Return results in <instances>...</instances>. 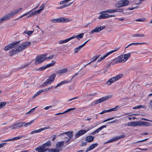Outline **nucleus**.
Wrapping results in <instances>:
<instances>
[{
  "instance_id": "60",
  "label": "nucleus",
  "mask_w": 152,
  "mask_h": 152,
  "mask_svg": "<svg viewBox=\"0 0 152 152\" xmlns=\"http://www.w3.org/2000/svg\"><path fill=\"white\" fill-rule=\"evenodd\" d=\"M45 148V147H44V149H43L44 152H46L47 151H48L49 150H50L49 148Z\"/></svg>"
},
{
  "instance_id": "39",
  "label": "nucleus",
  "mask_w": 152,
  "mask_h": 152,
  "mask_svg": "<svg viewBox=\"0 0 152 152\" xmlns=\"http://www.w3.org/2000/svg\"><path fill=\"white\" fill-rule=\"evenodd\" d=\"M55 63H56V62H55V61H52L51 63H49V64L46 65V66L47 68H48V67H49L50 66H53V65H54L55 64Z\"/></svg>"
},
{
  "instance_id": "17",
  "label": "nucleus",
  "mask_w": 152,
  "mask_h": 152,
  "mask_svg": "<svg viewBox=\"0 0 152 152\" xmlns=\"http://www.w3.org/2000/svg\"><path fill=\"white\" fill-rule=\"evenodd\" d=\"M118 107V106H116L115 107L111 108L110 109L108 110H104L103 111H102V112H100V114H102L106 112H111L113 111H115L117 110V108Z\"/></svg>"
},
{
  "instance_id": "24",
  "label": "nucleus",
  "mask_w": 152,
  "mask_h": 152,
  "mask_svg": "<svg viewBox=\"0 0 152 152\" xmlns=\"http://www.w3.org/2000/svg\"><path fill=\"white\" fill-rule=\"evenodd\" d=\"M64 142L63 141L57 142L56 145V148L59 150L64 145Z\"/></svg>"
},
{
  "instance_id": "47",
  "label": "nucleus",
  "mask_w": 152,
  "mask_h": 152,
  "mask_svg": "<svg viewBox=\"0 0 152 152\" xmlns=\"http://www.w3.org/2000/svg\"><path fill=\"white\" fill-rule=\"evenodd\" d=\"M47 68V67L46 66V65L45 66H44L41 67H40V68H39L38 69V70H39V71H42V70H43Z\"/></svg>"
},
{
  "instance_id": "7",
  "label": "nucleus",
  "mask_w": 152,
  "mask_h": 152,
  "mask_svg": "<svg viewBox=\"0 0 152 152\" xmlns=\"http://www.w3.org/2000/svg\"><path fill=\"white\" fill-rule=\"evenodd\" d=\"M22 9V8H20L19 9H16L12 11L9 14L5 15V16L7 17L6 18L8 20L10 18L14 16L17 13H18Z\"/></svg>"
},
{
  "instance_id": "1",
  "label": "nucleus",
  "mask_w": 152,
  "mask_h": 152,
  "mask_svg": "<svg viewBox=\"0 0 152 152\" xmlns=\"http://www.w3.org/2000/svg\"><path fill=\"white\" fill-rule=\"evenodd\" d=\"M47 54L39 55L37 56L35 60L34 64L37 65L42 63L46 59Z\"/></svg>"
},
{
  "instance_id": "23",
  "label": "nucleus",
  "mask_w": 152,
  "mask_h": 152,
  "mask_svg": "<svg viewBox=\"0 0 152 152\" xmlns=\"http://www.w3.org/2000/svg\"><path fill=\"white\" fill-rule=\"evenodd\" d=\"M94 139V137L91 136H87L85 139V141L87 142H91Z\"/></svg>"
},
{
  "instance_id": "12",
  "label": "nucleus",
  "mask_w": 152,
  "mask_h": 152,
  "mask_svg": "<svg viewBox=\"0 0 152 152\" xmlns=\"http://www.w3.org/2000/svg\"><path fill=\"white\" fill-rule=\"evenodd\" d=\"M125 136L124 135H121L119 136H117L111 139L108 140L107 142H105L104 143V144H106L108 143H109L110 142H112L114 141H115V140H117L120 139H121L124 137Z\"/></svg>"
},
{
  "instance_id": "25",
  "label": "nucleus",
  "mask_w": 152,
  "mask_h": 152,
  "mask_svg": "<svg viewBox=\"0 0 152 152\" xmlns=\"http://www.w3.org/2000/svg\"><path fill=\"white\" fill-rule=\"evenodd\" d=\"M102 11L100 13L101 15H100L98 18V19H104L107 18V14L104 13H102Z\"/></svg>"
},
{
  "instance_id": "62",
  "label": "nucleus",
  "mask_w": 152,
  "mask_h": 152,
  "mask_svg": "<svg viewBox=\"0 0 152 152\" xmlns=\"http://www.w3.org/2000/svg\"><path fill=\"white\" fill-rule=\"evenodd\" d=\"M29 64H26L24 65L23 66H22V67L21 68V69L24 68H26V67H27L28 65Z\"/></svg>"
},
{
  "instance_id": "54",
  "label": "nucleus",
  "mask_w": 152,
  "mask_h": 152,
  "mask_svg": "<svg viewBox=\"0 0 152 152\" xmlns=\"http://www.w3.org/2000/svg\"><path fill=\"white\" fill-rule=\"evenodd\" d=\"M14 140H13V138L9 139L7 140L2 141L3 142H6L8 141H12Z\"/></svg>"
},
{
  "instance_id": "34",
  "label": "nucleus",
  "mask_w": 152,
  "mask_h": 152,
  "mask_svg": "<svg viewBox=\"0 0 152 152\" xmlns=\"http://www.w3.org/2000/svg\"><path fill=\"white\" fill-rule=\"evenodd\" d=\"M139 124H140L139 126H148L150 124V123L147 122L139 121Z\"/></svg>"
},
{
  "instance_id": "42",
  "label": "nucleus",
  "mask_w": 152,
  "mask_h": 152,
  "mask_svg": "<svg viewBox=\"0 0 152 152\" xmlns=\"http://www.w3.org/2000/svg\"><path fill=\"white\" fill-rule=\"evenodd\" d=\"M60 151V150L58 149H56H56H50V150H49L48 152H58Z\"/></svg>"
},
{
  "instance_id": "26",
  "label": "nucleus",
  "mask_w": 152,
  "mask_h": 152,
  "mask_svg": "<svg viewBox=\"0 0 152 152\" xmlns=\"http://www.w3.org/2000/svg\"><path fill=\"white\" fill-rule=\"evenodd\" d=\"M58 22H66L70 21L69 19L64 18H58Z\"/></svg>"
},
{
  "instance_id": "41",
  "label": "nucleus",
  "mask_w": 152,
  "mask_h": 152,
  "mask_svg": "<svg viewBox=\"0 0 152 152\" xmlns=\"http://www.w3.org/2000/svg\"><path fill=\"white\" fill-rule=\"evenodd\" d=\"M45 5L44 4H42V5L40 7V9L38 10V12H40V13L43 10L44 8H45Z\"/></svg>"
},
{
  "instance_id": "64",
  "label": "nucleus",
  "mask_w": 152,
  "mask_h": 152,
  "mask_svg": "<svg viewBox=\"0 0 152 152\" xmlns=\"http://www.w3.org/2000/svg\"><path fill=\"white\" fill-rule=\"evenodd\" d=\"M137 109H139L141 108H144V106L142 105H139L137 106Z\"/></svg>"
},
{
  "instance_id": "33",
  "label": "nucleus",
  "mask_w": 152,
  "mask_h": 152,
  "mask_svg": "<svg viewBox=\"0 0 152 152\" xmlns=\"http://www.w3.org/2000/svg\"><path fill=\"white\" fill-rule=\"evenodd\" d=\"M71 40V38H68L64 40H62L59 41L58 43L59 44H63L64 43H66L69 41V40Z\"/></svg>"
},
{
  "instance_id": "44",
  "label": "nucleus",
  "mask_w": 152,
  "mask_h": 152,
  "mask_svg": "<svg viewBox=\"0 0 152 152\" xmlns=\"http://www.w3.org/2000/svg\"><path fill=\"white\" fill-rule=\"evenodd\" d=\"M6 102H0V109L4 107L6 105Z\"/></svg>"
},
{
  "instance_id": "2",
  "label": "nucleus",
  "mask_w": 152,
  "mask_h": 152,
  "mask_svg": "<svg viewBox=\"0 0 152 152\" xmlns=\"http://www.w3.org/2000/svg\"><path fill=\"white\" fill-rule=\"evenodd\" d=\"M129 3L128 0H121L117 2L115 5L116 8H120L127 5Z\"/></svg>"
},
{
  "instance_id": "19",
  "label": "nucleus",
  "mask_w": 152,
  "mask_h": 152,
  "mask_svg": "<svg viewBox=\"0 0 152 152\" xmlns=\"http://www.w3.org/2000/svg\"><path fill=\"white\" fill-rule=\"evenodd\" d=\"M64 134H66L69 137V138L68 139V140L66 141V143H68L69 142L70 139L73 137V132L72 131L66 132H65Z\"/></svg>"
},
{
  "instance_id": "27",
  "label": "nucleus",
  "mask_w": 152,
  "mask_h": 152,
  "mask_svg": "<svg viewBox=\"0 0 152 152\" xmlns=\"http://www.w3.org/2000/svg\"><path fill=\"white\" fill-rule=\"evenodd\" d=\"M67 71V69L66 68H65L61 70H60L59 71H57L56 73L57 74L59 75H60L61 74L64 73H65Z\"/></svg>"
},
{
  "instance_id": "52",
  "label": "nucleus",
  "mask_w": 152,
  "mask_h": 152,
  "mask_svg": "<svg viewBox=\"0 0 152 152\" xmlns=\"http://www.w3.org/2000/svg\"><path fill=\"white\" fill-rule=\"evenodd\" d=\"M145 21V18H140L139 19H137L136 20V21H140V22H143Z\"/></svg>"
},
{
  "instance_id": "56",
  "label": "nucleus",
  "mask_w": 152,
  "mask_h": 152,
  "mask_svg": "<svg viewBox=\"0 0 152 152\" xmlns=\"http://www.w3.org/2000/svg\"><path fill=\"white\" fill-rule=\"evenodd\" d=\"M148 139V138H146V139H145L144 140H140V141H137V142H134V143H138V142H144V141H145L147 140Z\"/></svg>"
},
{
  "instance_id": "32",
  "label": "nucleus",
  "mask_w": 152,
  "mask_h": 152,
  "mask_svg": "<svg viewBox=\"0 0 152 152\" xmlns=\"http://www.w3.org/2000/svg\"><path fill=\"white\" fill-rule=\"evenodd\" d=\"M34 121V120H32L29 123H25L24 122H23V123H21V124H22V127L25 126H28L31 124L32 123H33Z\"/></svg>"
},
{
  "instance_id": "20",
  "label": "nucleus",
  "mask_w": 152,
  "mask_h": 152,
  "mask_svg": "<svg viewBox=\"0 0 152 152\" xmlns=\"http://www.w3.org/2000/svg\"><path fill=\"white\" fill-rule=\"evenodd\" d=\"M48 128V127H45L43 128H40L38 129L35 130L34 131H32L31 132V134H32L34 133H38L41 132L42 131L44 130L47 129Z\"/></svg>"
},
{
  "instance_id": "14",
  "label": "nucleus",
  "mask_w": 152,
  "mask_h": 152,
  "mask_svg": "<svg viewBox=\"0 0 152 152\" xmlns=\"http://www.w3.org/2000/svg\"><path fill=\"white\" fill-rule=\"evenodd\" d=\"M122 56H120L114 59L113 60L114 62L113 64V65L115 64L118 63H123L121 58H122Z\"/></svg>"
},
{
  "instance_id": "43",
  "label": "nucleus",
  "mask_w": 152,
  "mask_h": 152,
  "mask_svg": "<svg viewBox=\"0 0 152 152\" xmlns=\"http://www.w3.org/2000/svg\"><path fill=\"white\" fill-rule=\"evenodd\" d=\"M101 130L100 128H99L98 129L94 131L93 132H92L91 134L92 135H94V134H95L96 133H98L99 131H100Z\"/></svg>"
},
{
  "instance_id": "6",
  "label": "nucleus",
  "mask_w": 152,
  "mask_h": 152,
  "mask_svg": "<svg viewBox=\"0 0 152 152\" xmlns=\"http://www.w3.org/2000/svg\"><path fill=\"white\" fill-rule=\"evenodd\" d=\"M123 75L122 74L118 75L115 77H112L107 82V84H108L109 82L110 83L108 85H110L112 83L120 79L122 77Z\"/></svg>"
},
{
  "instance_id": "30",
  "label": "nucleus",
  "mask_w": 152,
  "mask_h": 152,
  "mask_svg": "<svg viewBox=\"0 0 152 152\" xmlns=\"http://www.w3.org/2000/svg\"><path fill=\"white\" fill-rule=\"evenodd\" d=\"M44 148L41 146H39L35 149V151H37V152H44Z\"/></svg>"
},
{
  "instance_id": "4",
  "label": "nucleus",
  "mask_w": 152,
  "mask_h": 152,
  "mask_svg": "<svg viewBox=\"0 0 152 152\" xmlns=\"http://www.w3.org/2000/svg\"><path fill=\"white\" fill-rule=\"evenodd\" d=\"M31 43L30 42L26 41L20 44L17 47L20 52L27 48L30 45Z\"/></svg>"
},
{
  "instance_id": "57",
  "label": "nucleus",
  "mask_w": 152,
  "mask_h": 152,
  "mask_svg": "<svg viewBox=\"0 0 152 152\" xmlns=\"http://www.w3.org/2000/svg\"><path fill=\"white\" fill-rule=\"evenodd\" d=\"M114 117H112V118H108V119L105 120L103 121V122H107V121H109V120L113 119H114Z\"/></svg>"
},
{
  "instance_id": "48",
  "label": "nucleus",
  "mask_w": 152,
  "mask_h": 152,
  "mask_svg": "<svg viewBox=\"0 0 152 152\" xmlns=\"http://www.w3.org/2000/svg\"><path fill=\"white\" fill-rule=\"evenodd\" d=\"M41 93L40 91H38L32 97L33 98H34L37 96L39 94Z\"/></svg>"
},
{
  "instance_id": "63",
  "label": "nucleus",
  "mask_w": 152,
  "mask_h": 152,
  "mask_svg": "<svg viewBox=\"0 0 152 152\" xmlns=\"http://www.w3.org/2000/svg\"><path fill=\"white\" fill-rule=\"evenodd\" d=\"M89 40H90V39H89V40H88L87 41H86V42H85L82 45H81L83 47L87 43Z\"/></svg>"
},
{
  "instance_id": "49",
  "label": "nucleus",
  "mask_w": 152,
  "mask_h": 152,
  "mask_svg": "<svg viewBox=\"0 0 152 152\" xmlns=\"http://www.w3.org/2000/svg\"><path fill=\"white\" fill-rule=\"evenodd\" d=\"M25 135H23V136H19L18 137H15L14 138H13V140H18L19 139H20L22 137H25Z\"/></svg>"
},
{
  "instance_id": "31",
  "label": "nucleus",
  "mask_w": 152,
  "mask_h": 152,
  "mask_svg": "<svg viewBox=\"0 0 152 152\" xmlns=\"http://www.w3.org/2000/svg\"><path fill=\"white\" fill-rule=\"evenodd\" d=\"M51 145V143L50 141H48L46 142L43 144L42 146L44 147H49Z\"/></svg>"
},
{
  "instance_id": "29",
  "label": "nucleus",
  "mask_w": 152,
  "mask_h": 152,
  "mask_svg": "<svg viewBox=\"0 0 152 152\" xmlns=\"http://www.w3.org/2000/svg\"><path fill=\"white\" fill-rule=\"evenodd\" d=\"M84 35L83 33H81L80 34H79L78 35H74L73 36L71 37V39H74L75 38H82L83 37V36Z\"/></svg>"
},
{
  "instance_id": "9",
  "label": "nucleus",
  "mask_w": 152,
  "mask_h": 152,
  "mask_svg": "<svg viewBox=\"0 0 152 152\" xmlns=\"http://www.w3.org/2000/svg\"><path fill=\"white\" fill-rule=\"evenodd\" d=\"M111 97H112V96L111 95H109V96H106L103 97L102 98L99 99L98 100L95 101V104H97L99 103H101V102H102L104 101H105V100L110 99Z\"/></svg>"
},
{
  "instance_id": "3",
  "label": "nucleus",
  "mask_w": 152,
  "mask_h": 152,
  "mask_svg": "<svg viewBox=\"0 0 152 152\" xmlns=\"http://www.w3.org/2000/svg\"><path fill=\"white\" fill-rule=\"evenodd\" d=\"M56 75V73H54L52 74L47 80L41 86L43 87L45 86L52 83L54 80Z\"/></svg>"
},
{
  "instance_id": "38",
  "label": "nucleus",
  "mask_w": 152,
  "mask_h": 152,
  "mask_svg": "<svg viewBox=\"0 0 152 152\" xmlns=\"http://www.w3.org/2000/svg\"><path fill=\"white\" fill-rule=\"evenodd\" d=\"M100 56V55H99L98 56H94L91 59V62H93V61H96L99 57Z\"/></svg>"
},
{
  "instance_id": "22",
  "label": "nucleus",
  "mask_w": 152,
  "mask_h": 152,
  "mask_svg": "<svg viewBox=\"0 0 152 152\" xmlns=\"http://www.w3.org/2000/svg\"><path fill=\"white\" fill-rule=\"evenodd\" d=\"M98 145V144L97 143L93 144L91 145L89 147L87 148L86 152H88V151L92 150L96 147Z\"/></svg>"
},
{
  "instance_id": "36",
  "label": "nucleus",
  "mask_w": 152,
  "mask_h": 152,
  "mask_svg": "<svg viewBox=\"0 0 152 152\" xmlns=\"http://www.w3.org/2000/svg\"><path fill=\"white\" fill-rule=\"evenodd\" d=\"M82 48L83 47L81 45L79 46L78 47L75 48L74 49V53H77L78 51H80Z\"/></svg>"
},
{
  "instance_id": "15",
  "label": "nucleus",
  "mask_w": 152,
  "mask_h": 152,
  "mask_svg": "<svg viewBox=\"0 0 152 152\" xmlns=\"http://www.w3.org/2000/svg\"><path fill=\"white\" fill-rule=\"evenodd\" d=\"M18 47H17L16 49H14L12 50H11L9 52V56H12L13 55L19 53L20 52V50Z\"/></svg>"
},
{
  "instance_id": "16",
  "label": "nucleus",
  "mask_w": 152,
  "mask_h": 152,
  "mask_svg": "<svg viewBox=\"0 0 152 152\" xmlns=\"http://www.w3.org/2000/svg\"><path fill=\"white\" fill-rule=\"evenodd\" d=\"M140 124H139V121H134L128 123L127 126L133 127L139 126Z\"/></svg>"
},
{
  "instance_id": "46",
  "label": "nucleus",
  "mask_w": 152,
  "mask_h": 152,
  "mask_svg": "<svg viewBox=\"0 0 152 152\" xmlns=\"http://www.w3.org/2000/svg\"><path fill=\"white\" fill-rule=\"evenodd\" d=\"M33 10H31L30 11H29V12L23 14V15H21V16H20V17H19L18 18H22L23 17L25 16H26V15H28Z\"/></svg>"
},
{
  "instance_id": "40",
  "label": "nucleus",
  "mask_w": 152,
  "mask_h": 152,
  "mask_svg": "<svg viewBox=\"0 0 152 152\" xmlns=\"http://www.w3.org/2000/svg\"><path fill=\"white\" fill-rule=\"evenodd\" d=\"M114 12H122L124 11L123 9L117 8L114 9Z\"/></svg>"
},
{
  "instance_id": "11",
  "label": "nucleus",
  "mask_w": 152,
  "mask_h": 152,
  "mask_svg": "<svg viewBox=\"0 0 152 152\" xmlns=\"http://www.w3.org/2000/svg\"><path fill=\"white\" fill-rule=\"evenodd\" d=\"M105 28V26H103V27H96L90 32V34L91 35L94 32H99L101 31L103 29Z\"/></svg>"
},
{
  "instance_id": "51",
  "label": "nucleus",
  "mask_w": 152,
  "mask_h": 152,
  "mask_svg": "<svg viewBox=\"0 0 152 152\" xmlns=\"http://www.w3.org/2000/svg\"><path fill=\"white\" fill-rule=\"evenodd\" d=\"M75 109H76L74 107V108H71L68 109L66 111H64V113H66L68 112H69L72 110H75Z\"/></svg>"
},
{
  "instance_id": "61",
  "label": "nucleus",
  "mask_w": 152,
  "mask_h": 152,
  "mask_svg": "<svg viewBox=\"0 0 152 152\" xmlns=\"http://www.w3.org/2000/svg\"><path fill=\"white\" fill-rule=\"evenodd\" d=\"M40 91L42 93V92H45V91H48V90L47 88L41 90Z\"/></svg>"
},
{
  "instance_id": "13",
  "label": "nucleus",
  "mask_w": 152,
  "mask_h": 152,
  "mask_svg": "<svg viewBox=\"0 0 152 152\" xmlns=\"http://www.w3.org/2000/svg\"><path fill=\"white\" fill-rule=\"evenodd\" d=\"M120 56H122V58H121L123 63L125 62L131 56V54L129 53L126 54H124L123 55H121Z\"/></svg>"
},
{
  "instance_id": "8",
  "label": "nucleus",
  "mask_w": 152,
  "mask_h": 152,
  "mask_svg": "<svg viewBox=\"0 0 152 152\" xmlns=\"http://www.w3.org/2000/svg\"><path fill=\"white\" fill-rule=\"evenodd\" d=\"M88 130H89V129H88L86 130L84 129H82L78 131L77 132L76 134L75 135V139H76L79 137L81 135L84 134Z\"/></svg>"
},
{
  "instance_id": "21",
  "label": "nucleus",
  "mask_w": 152,
  "mask_h": 152,
  "mask_svg": "<svg viewBox=\"0 0 152 152\" xmlns=\"http://www.w3.org/2000/svg\"><path fill=\"white\" fill-rule=\"evenodd\" d=\"M72 80V79L68 80H64L61 81L60 83H58L56 86L55 87V88H56L58 87L61 86V85L63 84L71 82Z\"/></svg>"
},
{
  "instance_id": "59",
  "label": "nucleus",
  "mask_w": 152,
  "mask_h": 152,
  "mask_svg": "<svg viewBox=\"0 0 152 152\" xmlns=\"http://www.w3.org/2000/svg\"><path fill=\"white\" fill-rule=\"evenodd\" d=\"M52 107V105H50L49 106H47L44 108V109L45 110H47L48 109L50 108H51Z\"/></svg>"
},
{
  "instance_id": "35",
  "label": "nucleus",
  "mask_w": 152,
  "mask_h": 152,
  "mask_svg": "<svg viewBox=\"0 0 152 152\" xmlns=\"http://www.w3.org/2000/svg\"><path fill=\"white\" fill-rule=\"evenodd\" d=\"M145 44V43H131L130 44H129L125 48V49H126L128 47H129V46L132 45H142Z\"/></svg>"
},
{
  "instance_id": "55",
  "label": "nucleus",
  "mask_w": 152,
  "mask_h": 152,
  "mask_svg": "<svg viewBox=\"0 0 152 152\" xmlns=\"http://www.w3.org/2000/svg\"><path fill=\"white\" fill-rule=\"evenodd\" d=\"M33 31H28L27 32V34L28 36H30L33 33Z\"/></svg>"
},
{
  "instance_id": "45",
  "label": "nucleus",
  "mask_w": 152,
  "mask_h": 152,
  "mask_svg": "<svg viewBox=\"0 0 152 152\" xmlns=\"http://www.w3.org/2000/svg\"><path fill=\"white\" fill-rule=\"evenodd\" d=\"M5 16H3L2 18L0 19V23H2L4 21L8 20Z\"/></svg>"
},
{
  "instance_id": "37",
  "label": "nucleus",
  "mask_w": 152,
  "mask_h": 152,
  "mask_svg": "<svg viewBox=\"0 0 152 152\" xmlns=\"http://www.w3.org/2000/svg\"><path fill=\"white\" fill-rule=\"evenodd\" d=\"M107 12L110 13H113L114 12V9L107 10L104 11H102V13H105Z\"/></svg>"
},
{
  "instance_id": "10",
  "label": "nucleus",
  "mask_w": 152,
  "mask_h": 152,
  "mask_svg": "<svg viewBox=\"0 0 152 152\" xmlns=\"http://www.w3.org/2000/svg\"><path fill=\"white\" fill-rule=\"evenodd\" d=\"M22 127V124L21 123H19L14 124L9 126V128L12 129H15Z\"/></svg>"
},
{
  "instance_id": "28",
  "label": "nucleus",
  "mask_w": 152,
  "mask_h": 152,
  "mask_svg": "<svg viewBox=\"0 0 152 152\" xmlns=\"http://www.w3.org/2000/svg\"><path fill=\"white\" fill-rule=\"evenodd\" d=\"M38 10H36L34 12H33L31 14L29 15H28V16H26V18H29L30 17H31L32 16H33L34 15L36 14H39L40 13L38 12Z\"/></svg>"
},
{
  "instance_id": "50",
  "label": "nucleus",
  "mask_w": 152,
  "mask_h": 152,
  "mask_svg": "<svg viewBox=\"0 0 152 152\" xmlns=\"http://www.w3.org/2000/svg\"><path fill=\"white\" fill-rule=\"evenodd\" d=\"M72 3V2L68 5H66V4H64V5H62V6H61V7H60L59 8L62 9V8H64L65 7H67L70 5Z\"/></svg>"
},
{
  "instance_id": "58",
  "label": "nucleus",
  "mask_w": 152,
  "mask_h": 152,
  "mask_svg": "<svg viewBox=\"0 0 152 152\" xmlns=\"http://www.w3.org/2000/svg\"><path fill=\"white\" fill-rule=\"evenodd\" d=\"M86 144H87L86 142H82L81 143V144L80 145V146L81 147L85 146H86Z\"/></svg>"
},
{
  "instance_id": "53",
  "label": "nucleus",
  "mask_w": 152,
  "mask_h": 152,
  "mask_svg": "<svg viewBox=\"0 0 152 152\" xmlns=\"http://www.w3.org/2000/svg\"><path fill=\"white\" fill-rule=\"evenodd\" d=\"M54 56V55H52L48 57H46V59H52Z\"/></svg>"
},
{
  "instance_id": "18",
  "label": "nucleus",
  "mask_w": 152,
  "mask_h": 152,
  "mask_svg": "<svg viewBox=\"0 0 152 152\" xmlns=\"http://www.w3.org/2000/svg\"><path fill=\"white\" fill-rule=\"evenodd\" d=\"M119 49V48H117L116 49L114 50H112L110 52H108L107 53L106 55H104V56L102 57H101L100 58V60H102L104 59L106 57H107L109 55H110L111 53L115 52L117 50H118Z\"/></svg>"
},
{
  "instance_id": "5",
  "label": "nucleus",
  "mask_w": 152,
  "mask_h": 152,
  "mask_svg": "<svg viewBox=\"0 0 152 152\" xmlns=\"http://www.w3.org/2000/svg\"><path fill=\"white\" fill-rule=\"evenodd\" d=\"M20 41H19L17 42H14L6 46L4 48L5 51H6L12 48L15 47L18 44H19Z\"/></svg>"
}]
</instances>
